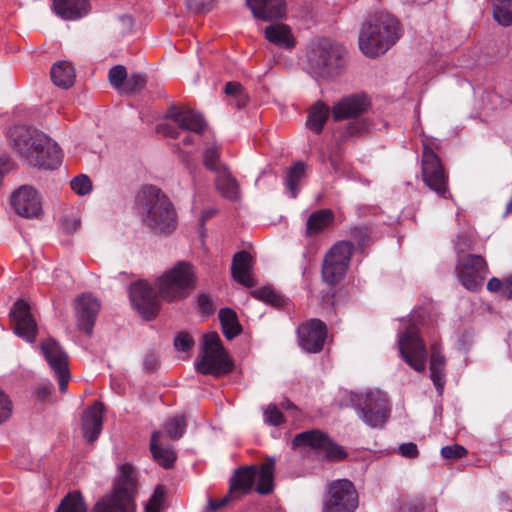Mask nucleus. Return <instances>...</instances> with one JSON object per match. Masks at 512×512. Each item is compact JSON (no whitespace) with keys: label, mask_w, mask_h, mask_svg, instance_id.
Instances as JSON below:
<instances>
[{"label":"nucleus","mask_w":512,"mask_h":512,"mask_svg":"<svg viewBox=\"0 0 512 512\" xmlns=\"http://www.w3.org/2000/svg\"><path fill=\"white\" fill-rule=\"evenodd\" d=\"M14 149L33 167L54 170L62 163V150L47 134L30 126H17L11 134Z\"/></svg>","instance_id":"1"},{"label":"nucleus","mask_w":512,"mask_h":512,"mask_svg":"<svg viewBox=\"0 0 512 512\" xmlns=\"http://www.w3.org/2000/svg\"><path fill=\"white\" fill-rule=\"evenodd\" d=\"M138 473L130 463L118 467L111 489L93 505L91 512H137Z\"/></svg>","instance_id":"2"},{"label":"nucleus","mask_w":512,"mask_h":512,"mask_svg":"<svg viewBox=\"0 0 512 512\" xmlns=\"http://www.w3.org/2000/svg\"><path fill=\"white\" fill-rule=\"evenodd\" d=\"M400 36V23L395 17L376 13L362 25L358 39L359 48L365 56L376 58L395 45Z\"/></svg>","instance_id":"3"},{"label":"nucleus","mask_w":512,"mask_h":512,"mask_svg":"<svg viewBox=\"0 0 512 512\" xmlns=\"http://www.w3.org/2000/svg\"><path fill=\"white\" fill-rule=\"evenodd\" d=\"M146 215L144 223L155 233L169 234L177 225V213L169 197L158 187L149 185L142 189Z\"/></svg>","instance_id":"4"},{"label":"nucleus","mask_w":512,"mask_h":512,"mask_svg":"<svg viewBox=\"0 0 512 512\" xmlns=\"http://www.w3.org/2000/svg\"><path fill=\"white\" fill-rule=\"evenodd\" d=\"M197 276L193 264L177 262L156 281L159 296L167 302L187 298L196 288Z\"/></svg>","instance_id":"5"},{"label":"nucleus","mask_w":512,"mask_h":512,"mask_svg":"<svg viewBox=\"0 0 512 512\" xmlns=\"http://www.w3.org/2000/svg\"><path fill=\"white\" fill-rule=\"evenodd\" d=\"M347 406L370 428H383L391 414V406L385 393L369 390L366 393L350 392Z\"/></svg>","instance_id":"6"},{"label":"nucleus","mask_w":512,"mask_h":512,"mask_svg":"<svg viewBox=\"0 0 512 512\" xmlns=\"http://www.w3.org/2000/svg\"><path fill=\"white\" fill-rule=\"evenodd\" d=\"M438 144L426 138L423 141L421 175L422 180L430 190L439 197L447 199L450 196L448 174L437 154Z\"/></svg>","instance_id":"7"},{"label":"nucleus","mask_w":512,"mask_h":512,"mask_svg":"<svg viewBox=\"0 0 512 512\" xmlns=\"http://www.w3.org/2000/svg\"><path fill=\"white\" fill-rule=\"evenodd\" d=\"M342 46L323 39L307 52V61L312 73L317 77L328 78L338 74L344 65Z\"/></svg>","instance_id":"8"},{"label":"nucleus","mask_w":512,"mask_h":512,"mask_svg":"<svg viewBox=\"0 0 512 512\" xmlns=\"http://www.w3.org/2000/svg\"><path fill=\"white\" fill-rule=\"evenodd\" d=\"M354 251V243L351 241L336 242L325 254L321 276L329 286H336L346 275L351 257Z\"/></svg>","instance_id":"9"},{"label":"nucleus","mask_w":512,"mask_h":512,"mask_svg":"<svg viewBox=\"0 0 512 512\" xmlns=\"http://www.w3.org/2000/svg\"><path fill=\"white\" fill-rule=\"evenodd\" d=\"M400 357L416 372L426 369L428 351L423 338L415 326H409L398 335Z\"/></svg>","instance_id":"10"},{"label":"nucleus","mask_w":512,"mask_h":512,"mask_svg":"<svg viewBox=\"0 0 512 512\" xmlns=\"http://www.w3.org/2000/svg\"><path fill=\"white\" fill-rule=\"evenodd\" d=\"M358 507V493L348 479H339L329 485L324 500L325 512H354Z\"/></svg>","instance_id":"11"},{"label":"nucleus","mask_w":512,"mask_h":512,"mask_svg":"<svg viewBox=\"0 0 512 512\" xmlns=\"http://www.w3.org/2000/svg\"><path fill=\"white\" fill-rule=\"evenodd\" d=\"M455 271L461 284L471 292H477L482 288L489 273L486 260L475 254L460 257Z\"/></svg>","instance_id":"12"},{"label":"nucleus","mask_w":512,"mask_h":512,"mask_svg":"<svg viewBox=\"0 0 512 512\" xmlns=\"http://www.w3.org/2000/svg\"><path fill=\"white\" fill-rule=\"evenodd\" d=\"M40 349L50 368L58 378L59 391L65 393L70 380L67 353L54 338L42 341Z\"/></svg>","instance_id":"13"},{"label":"nucleus","mask_w":512,"mask_h":512,"mask_svg":"<svg viewBox=\"0 0 512 512\" xmlns=\"http://www.w3.org/2000/svg\"><path fill=\"white\" fill-rule=\"evenodd\" d=\"M129 297L133 307L146 321L156 318L160 303L154 288L145 281H137L130 285Z\"/></svg>","instance_id":"14"},{"label":"nucleus","mask_w":512,"mask_h":512,"mask_svg":"<svg viewBox=\"0 0 512 512\" xmlns=\"http://www.w3.org/2000/svg\"><path fill=\"white\" fill-rule=\"evenodd\" d=\"M328 335L325 322L318 318L309 319L297 328L299 347L307 353H319L323 350Z\"/></svg>","instance_id":"15"},{"label":"nucleus","mask_w":512,"mask_h":512,"mask_svg":"<svg viewBox=\"0 0 512 512\" xmlns=\"http://www.w3.org/2000/svg\"><path fill=\"white\" fill-rule=\"evenodd\" d=\"M14 333L27 342L33 343L38 333L37 323L31 314L29 304L17 300L10 311Z\"/></svg>","instance_id":"16"},{"label":"nucleus","mask_w":512,"mask_h":512,"mask_svg":"<svg viewBox=\"0 0 512 512\" xmlns=\"http://www.w3.org/2000/svg\"><path fill=\"white\" fill-rule=\"evenodd\" d=\"M370 106L371 100L365 93L351 94L333 105L331 115L335 122L358 118L366 113Z\"/></svg>","instance_id":"17"},{"label":"nucleus","mask_w":512,"mask_h":512,"mask_svg":"<svg viewBox=\"0 0 512 512\" xmlns=\"http://www.w3.org/2000/svg\"><path fill=\"white\" fill-rule=\"evenodd\" d=\"M11 205L15 212L25 218H38L42 215L41 197L37 190L23 185L11 196Z\"/></svg>","instance_id":"18"},{"label":"nucleus","mask_w":512,"mask_h":512,"mask_svg":"<svg viewBox=\"0 0 512 512\" xmlns=\"http://www.w3.org/2000/svg\"><path fill=\"white\" fill-rule=\"evenodd\" d=\"M100 308V301L91 293H83L75 299L76 322L80 331L92 335Z\"/></svg>","instance_id":"19"},{"label":"nucleus","mask_w":512,"mask_h":512,"mask_svg":"<svg viewBox=\"0 0 512 512\" xmlns=\"http://www.w3.org/2000/svg\"><path fill=\"white\" fill-rule=\"evenodd\" d=\"M175 122L180 130L190 131L202 135L207 127L203 115L193 109H182L176 105H170L164 116Z\"/></svg>","instance_id":"20"},{"label":"nucleus","mask_w":512,"mask_h":512,"mask_svg":"<svg viewBox=\"0 0 512 512\" xmlns=\"http://www.w3.org/2000/svg\"><path fill=\"white\" fill-rule=\"evenodd\" d=\"M196 371L203 375L219 377L230 373L233 363L226 351L203 353L200 360L195 364Z\"/></svg>","instance_id":"21"},{"label":"nucleus","mask_w":512,"mask_h":512,"mask_svg":"<svg viewBox=\"0 0 512 512\" xmlns=\"http://www.w3.org/2000/svg\"><path fill=\"white\" fill-rule=\"evenodd\" d=\"M105 406L101 401H95L82 415L81 429L89 444L95 442L103 428Z\"/></svg>","instance_id":"22"},{"label":"nucleus","mask_w":512,"mask_h":512,"mask_svg":"<svg viewBox=\"0 0 512 512\" xmlns=\"http://www.w3.org/2000/svg\"><path fill=\"white\" fill-rule=\"evenodd\" d=\"M257 467L255 465L241 466L237 468L229 479L230 495L238 501L243 496L248 495L255 484Z\"/></svg>","instance_id":"23"},{"label":"nucleus","mask_w":512,"mask_h":512,"mask_svg":"<svg viewBox=\"0 0 512 512\" xmlns=\"http://www.w3.org/2000/svg\"><path fill=\"white\" fill-rule=\"evenodd\" d=\"M246 4L255 18L262 21H274L286 16L285 0H246Z\"/></svg>","instance_id":"24"},{"label":"nucleus","mask_w":512,"mask_h":512,"mask_svg":"<svg viewBox=\"0 0 512 512\" xmlns=\"http://www.w3.org/2000/svg\"><path fill=\"white\" fill-rule=\"evenodd\" d=\"M263 35L269 43L284 50L291 51L297 44L292 28L283 22H276L266 26Z\"/></svg>","instance_id":"25"},{"label":"nucleus","mask_w":512,"mask_h":512,"mask_svg":"<svg viewBox=\"0 0 512 512\" xmlns=\"http://www.w3.org/2000/svg\"><path fill=\"white\" fill-rule=\"evenodd\" d=\"M429 370L430 378L438 394L441 395L446 383V358L439 342L430 345Z\"/></svg>","instance_id":"26"},{"label":"nucleus","mask_w":512,"mask_h":512,"mask_svg":"<svg viewBox=\"0 0 512 512\" xmlns=\"http://www.w3.org/2000/svg\"><path fill=\"white\" fill-rule=\"evenodd\" d=\"M251 262L250 253L242 250L234 254L231 267L233 279L248 288L255 286V281L250 274Z\"/></svg>","instance_id":"27"},{"label":"nucleus","mask_w":512,"mask_h":512,"mask_svg":"<svg viewBox=\"0 0 512 512\" xmlns=\"http://www.w3.org/2000/svg\"><path fill=\"white\" fill-rule=\"evenodd\" d=\"M162 437L161 431H154L150 439V452L154 461L164 469H172L177 460L175 450L170 446H164L160 443Z\"/></svg>","instance_id":"28"},{"label":"nucleus","mask_w":512,"mask_h":512,"mask_svg":"<svg viewBox=\"0 0 512 512\" xmlns=\"http://www.w3.org/2000/svg\"><path fill=\"white\" fill-rule=\"evenodd\" d=\"M54 12L64 20H77L88 14V0H53Z\"/></svg>","instance_id":"29"},{"label":"nucleus","mask_w":512,"mask_h":512,"mask_svg":"<svg viewBox=\"0 0 512 512\" xmlns=\"http://www.w3.org/2000/svg\"><path fill=\"white\" fill-rule=\"evenodd\" d=\"M335 220L334 212L331 209L324 208L312 212L306 222L305 235L314 237L328 229Z\"/></svg>","instance_id":"30"},{"label":"nucleus","mask_w":512,"mask_h":512,"mask_svg":"<svg viewBox=\"0 0 512 512\" xmlns=\"http://www.w3.org/2000/svg\"><path fill=\"white\" fill-rule=\"evenodd\" d=\"M275 462L269 458L257 468L255 491L260 495H269L274 491Z\"/></svg>","instance_id":"31"},{"label":"nucleus","mask_w":512,"mask_h":512,"mask_svg":"<svg viewBox=\"0 0 512 512\" xmlns=\"http://www.w3.org/2000/svg\"><path fill=\"white\" fill-rule=\"evenodd\" d=\"M331 110L323 101H317L308 110L306 127L316 134H320L326 124Z\"/></svg>","instance_id":"32"},{"label":"nucleus","mask_w":512,"mask_h":512,"mask_svg":"<svg viewBox=\"0 0 512 512\" xmlns=\"http://www.w3.org/2000/svg\"><path fill=\"white\" fill-rule=\"evenodd\" d=\"M50 76L56 86L67 89L74 84L75 69L71 63L59 61L51 67Z\"/></svg>","instance_id":"33"},{"label":"nucleus","mask_w":512,"mask_h":512,"mask_svg":"<svg viewBox=\"0 0 512 512\" xmlns=\"http://www.w3.org/2000/svg\"><path fill=\"white\" fill-rule=\"evenodd\" d=\"M327 437L328 434L319 429L304 431L295 435L292 440V447H309L314 450H321Z\"/></svg>","instance_id":"34"},{"label":"nucleus","mask_w":512,"mask_h":512,"mask_svg":"<svg viewBox=\"0 0 512 512\" xmlns=\"http://www.w3.org/2000/svg\"><path fill=\"white\" fill-rule=\"evenodd\" d=\"M223 335L232 340L242 332L236 312L231 308H222L218 314Z\"/></svg>","instance_id":"35"},{"label":"nucleus","mask_w":512,"mask_h":512,"mask_svg":"<svg viewBox=\"0 0 512 512\" xmlns=\"http://www.w3.org/2000/svg\"><path fill=\"white\" fill-rule=\"evenodd\" d=\"M217 190L221 195L231 201L239 199L240 192L236 179L230 174L228 168L218 173L215 180Z\"/></svg>","instance_id":"36"},{"label":"nucleus","mask_w":512,"mask_h":512,"mask_svg":"<svg viewBox=\"0 0 512 512\" xmlns=\"http://www.w3.org/2000/svg\"><path fill=\"white\" fill-rule=\"evenodd\" d=\"M371 129L370 121L366 119H356L340 130L337 143H344L352 138H359L367 135Z\"/></svg>","instance_id":"37"},{"label":"nucleus","mask_w":512,"mask_h":512,"mask_svg":"<svg viewBox=\"0 0 512 512\" xmlns=\"http://www.w3.org/2000/svg\"><path fill=\"white\" fill-rule=\"evenodd\" d=\"M55 512H87V504L80 491L67 493Z\"/></svg>","instance_id":"38"},{"label":"nucleus","mask_w":512,"mask_h":512,"mask_svg":"<svg viewBox=\"0 0 512 512\" xmlns=\"http://www.w3.org/2000/svg\"><path fill=\"white\" fill-rule=\"evenodd\" d=\"M306 165L302 161L294 163L287 172L285 178L286 187L292 198H296L299 192L298 185L305 175Z\"/></svg>","instance_id":"39"},{"label":"nucleus","mask_w":512,"mask_h":512,"mask_svg":"<svg viewBox=\"0 0 512 512\" xmlns=\"http://www.w3.org/2000/svg\"><path fill=\"white\" fill-rule=\"evenodd\" d=\"M494 19L503 26L512 24V0H493Z\"/></svg>","instance_id":"40"},{"label":"nucleus","mask_w":512,"mask_h":512,"mask_svg":"<svg viewBox=\"0 0 512 512\" xmlns=\"http://www.w3.org/2000/svg\"><path fill=\"white\" fill-rule=\"evenodd\" d=\"M252 297L275 307L284 304V298L270 286H264L251 292Z\"/></svg>","instance_id":"41"},{"label":"nucleus","mask_w":512,"mask_h":512,"mask_svg":"<svg viewBox=\"0 0 512 512\" xmlns=\"http://www.w3.org/2000/svg\"><path fill=\"white\" fill-rule=\"evenodd\" d=\"M204 166L215 173H220L227 169V166L220 162V152L217 147H209L203 154Z\"/></svg>","instance_id":"42"},{"label":"nucleus","mask_w":512,"mask_h":512,"mask_svg":"<svg viewBox=\"0 0 512 512\" xmlns=\"http://www.w3.org/2000/svg\"><path fill=\"white\" fill-rule=\"evenodd\" d=\"M349 235L357 247L363 249L370 244L372 229L368 225L353 226L349 230Z\"/></svg>","instance_id":"43"},{"label":"nucleus","mask_w":512,"mask_h":512,"mask_svg":"<svg viewBox=\"0 0 512 512\" xmlns=\"http://www.w3.org/2000/svg\"><path fill=\"white\" fill-rule=\"evenodd\" d=\"M167 435L174 440L182 437L186 429V421L183 415L169 419L164 425Z\"/></svg>","instance_id":"44"},{"label":"nucleus","mask_w":512,"mask_h":512,"mask_svg":"<svg viewBox=\"0 0 512 512\" xmlns=\"http://www.w3.org/2000/svg\"><path fill=\"white\" fill-rule=\"evenodd\" d=\"M325 453V457L329 461H341L344 460L348 454L344 447L338 445L328 436L324 445L321 449Z\"/></svg>","instance_id":"45"},{"label":"nucleus","mask_w":512,"mask_h":512,"mask_svg":"<svg viewBox=\"0 0 512 512\" xmlns=\"http://www.w3.org/2000/svg\"><path fill=\"white\" fill-rule=\"evenodd\" d=\"M146 85V78L138 73H133L126 78L122 91L126 94H133L142 90Z\"/></svg>","instance_id":"46"},{"label":"nucleus","mask_w":512,"mask_h":512,"mask_svg":"<svg viewBox=\"0 0 512 512\" xmlns=\"http://www.w3.org/2000/svg\"><path fill=\"white\" fill-rule=\"evenodd\" d=\"M166 496L167 487L164 484H158L154 488V491L146 504L152 506L153 508L162 510L165 507Z\"/></svg>","instance_id":"47"},{"label":"nucleus","mask_w":512,"mask_h":512,"mask_svg":"<svg viewBox=\"0 0 512 512\" xmlns=\"http://www.w3.org/2000/svg\"><path fill=\"white\" fill-rule=\"evenodd\" d=\"M71 189L78 195H86L92 190V182L87 175L80 174L71 180Z\"/></svg>","instance_id":"48"},{"label":"nucleus","mask_w":512,"mask_h":512,"mask_svg":"<svg viewBox=\"0 0 512 512\" xmlns=\"http://www.w3.org/2000/svg\"><path fill=\"white\" fill-rule=\"evenodd\" d=\"M108 78L110 84L117 89H122L126 78H127V71L126 68L123 65H115L113 66L108 73Z\"/></svg>","instance_id":"49"},{"label":"nucleus","mask_w":512,"mask_h":512,"mask_svg":"<svg viewBox=\"0 0 512 512\" xmlns=\"http://www.w3.org/2000/svg\"><path fill=\"white\" fill-rule=\"evenodd\" d=\"M203 353L225 351L216 332L207 333L203 336Z\"/></svg>","instance_id":"50"},{"label":"nucleus","mask_w":512,"mask_h":512,"mask_svg":"<svg viewBox=\"0 0 512 512\" xmlns=\"http://www.w3.org/2000/svg\"><path fill=\"white\" fill-rule=\"evenodd\" d=\"M265 422L272 426H280L285 422L283 413L278 409L275 404L268 405L264 411Z\"/></svg>","instance_id":"51"},{"label":"nucleus","mask_w":512,"mask_h":512,"mask_svg":"<svg viewBox=\"0 0 512 512\" xmlns=\"http://www.w3.org/2000/svg\"><path fill=\"white\" fill-rule=\"evenodd\" d=\"M467 449L460 444L444 446L441 449V456L448 460H457L467 455Z\"/></svg>","instance_id":"52"},{"label":"nucleus","mask_w":512,"mask_h":512,"mask_svg":"<svg viewBox=\"0 0 512 512\" xmlns=\"http://www.w3.org/2000/svg\"><path fill=\"white\" fill-rule=\"evenodd\" d=\"M197 307L199 312L204 316H210L215 312L213 300L205 293L198 294Z\"/></svg>","instance_id":"53"},{"label":"nucleus","mask_w":512,"mask_h":512,"mask_svg":"<svg viewBox=\"0 0 512 512\" xmlns=\"http://www.w3.org/2000/svg\"><path fill=\"white\" fill-rule=\"evenodd\" d=\"M193 346L194 340L187 332H179L174 338V347L178 351L187 352Z\"/></svg>","instance_id":"54"},{"label":"nucleus","mask_w":512,"mask_h":512,"mask_svg":"<svg viewBox=\"0 0 512 512\" xmlns=\"http://www.w3.org/2000/svg\"><path fill=\"white\" fill-rule=\"evenodd\" d=\"M13 405L8 395L0 391V424L6 422L12 415Z\"/></svg>","instance_id":"55"},{"label":"nucleus","mask_w":512,"mask_h":512,"mask_svg":"<svg viewBox=\"0 0 512 512\" xmlns=\"http://www.w3.org/2000/svg\"><path fill=\"white\" fill-rule=\"evenodd\" d=\"M234 501H237V500L234 498L233 495H230L229 492H227V494L220 499L209 498L208 499V510L212 511V512H216Z\"/></svg>","instance_id":"56"},{"label":"nucleus","mask_w":512,"mask_h":512,"mask_svg":"<svg viewBox=\"0 0 512 512\" xmlns=\"http://www.w3.org/2000/svg\"><path fill=\"white\" fill-rule=\"evenodd\" d=\"M187 7L194 13H205L211 10L212 0H186Z\"/></svg>","instance_id":"57"},{"label":"nucleus","mask_w":512,"mask_h":512,"mask_svg":"<svg viewBox=\"0 0 512 512\" xmlns=\"http://www.w3.org/2000/svg\"><path fill=\"white\" fill-rule=\"evenodd\" d=\"M156 131L159 134H162L165 137L171 138V139H178L180 132L179 128L174 127L171 124L167 123H160L156 126Z\"/></svg>","instance_id":"58"},{"label":"nucleus","mask_w":512,"mask_h":512,"mask_svg":"<svg viewBox=\"0 0 512 512\" xmlns=\"http://www.w3.org/2000/svg\"><path fill=\"white\" fill-rule=\"evenodd\" d=\"M52 391H53L52 383L48 382V383L40 384L35 389V398L39 402H45L51 396Z\"/></svg>","instance_id":"59"},{"label":"nucleus","mask_w":512,"mask_h":512,"mask_svg":"<svg viewBox=\"0 0 512 512\" xmlns=\"http://www.w3.org/2000/svg\"><path fill=\"white\" fill-rule=\"evenodd\" d=\"M61 227L66 234H72L80 227V220L75 217L65 216L61 219Z\"/></svg>","instance_id":"60"},{"label":"nucleus","mask_w":512,"mask_h":512,"mask_svg":"<svg viewBox=\"0 0 512 512\" xmlns=\"http://www.w3.org/2000/svg\"><path fill=\"white\" fill-rule=\"evenodd\" d=\"M398 451H399L400 455H402L403 457H406V458H410V459H414V458L418 457V455H419L418 447L413 442L401 444L398 448Z\"/></svg>","instance_id":"61"},{"label":"nucleus","mask_w":512,"mask_h":512,"mask_svg":"<svg viewBox=\"0 0 512 512\" xmlns=\"http://www.w3.org/2000/svg\"><path fill=\"white\" fill-rule=\"evenodd\" d=\"M143 365L147 372L152 373L158 369L159 360L154 353H148L144 357Z\"/></svg>","instance_id":"62"},{"label":"nucleus","mask_w":512,"mask_h":512,"mask_svg":"<svg viewBox=\"0 0 512 512\" xmlns=\"http://www.w3.org/2000/svg\"><path fill=\"white\" fill-rule=\"evenodd\" d=\"M243 91H245V89L239 82L231 81L225 84L224 92L227 96L232 98Z\"/></svg>","instance_id":"63"},{"label":"nucleus","mask_w":512,"mask_h":512,"mask_svg":"<svg viewBox=\"0 0 512 512\" xmlns=\"http://www.w3.org/2000/svg\"><path fill=\"white\" fill-rule=\"evenodd\" d=\"M504 280L492 277L487 283V290L493 293L501 292L503 294Z\"/></svg>","instance_id":"64"}]
</instances>
